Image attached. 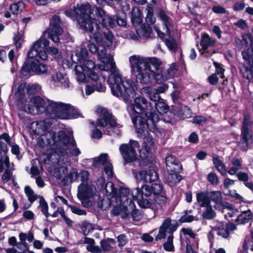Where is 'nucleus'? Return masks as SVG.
<instances>
[{"instance_id": "21", "label": "nucleus", "mask_w": 253, "mask_h": 253, "mask_svg": "<svg viewBox=\"0 0 253 253\" xmlns=\"http://www.w3.org/2000/svg\"><path fill=\"white\" fill-rule=\"evenodd\" d=\"M131 120L137 135L140 137L144 136L145 134L146 125L147 126V121H146L144 118L139 115L132 117Z\"/></svg>"}, {"instance_id": "48", "label": "nucleus", "mask_w": 253, "mask_h": 253, "mask_svg": "<svg viewBox=\"0 0 253 253\" xmlns=\"http://www.w3.org/2000/svg\"><path fill=\"white\" fill-rule=\"evenodd\" d=\"M78 177V172L76 169H73L71 173L64 178L63 182L64 184H67L69 182H71L76 180Z\"/></svg>"}, {"instance_id": "52", "label": "nucleus", "mask_w": 253, "mask_h": 253, "mask_svg": "<svg viewBox=\"0 0 253 253\" xmlns=\"http://www.w3.org/2000/svg\"><path fill=\"white\" fill-rule=\"evenodd\" d=\"M40 207L42 213L46 217H48L50 214L48 212V205L42 197H40Z\"/></svg>"}, {"instance_id": "33", "label": "nucleus", "mask_w": 253, "mask_h": 253, "mask_svg": "<svg viewBox=\"0 0 253 253\" xmlns=\"http://www.w3.org/2000/svg\"><path fill=\"white\" fill-rule=\"evenodd\" d=\"M253 217V214L250 210L243 211L238 216L236 221L239 224H244L248 222Z\"/></svg>"}, {"instance_id": "6", "label": "nucleus", "mask_w": 253, "mask_h": 253, "mask_svg": "<svg viewBox=\"0 0 253 253\" xmlns=\"http://www.w3.org/2000/svg\"><path fill=\"white\" fill-rule=\"evenodd\" d=\"M133 109L137 113L145 112L147 120V126L150 131L157 135H162L164 129L158 128L157 123L160 120L159 116L155 112L152 104L143 97H138L135 99Z\"/></svg>"}, {"instance_id": "45", "label": "nucleus", "mask_w": 253, "mask_h": 253, "mask_svg": "<svg viewBox=\"0 0 253 253\" xmlns=\"http://www.w3.org/2000/svg\"><path fill=\"white\" fill-rule=\"evenodd\" d=\"M147 15L145 20L148 24H153L155 22V18L153 16V9L150 5H148L146 9Z\"/></svg>"}, {"instance_id": "46", "label": "nucleus", "mask_w": 253, "mask_h": 253, "mask_svg": "<svg viewBox=\"0 0 253 253\" xmlns=\"http://www.w3.org/2000/svg\"><path fill=\"white\" fill-rule=\"evenodd\" d=\"M13 40L15 42V46L17 48H21L24 42V33L23 32H18L14 35Z\"/></svg>"}, {"instance_id": "5", "label": "nucleus", "mask_w": 253, "mask_h": 253, "mask_svg": "<svg viewBox=\"0 0 253 253\" xmlns=\"http://www.w3.org/2000/svg\"><path fill=\"white\" fill-rule=\"evenodd\" d=\"M129 62L131 72L135 75L137 81L145 84L151 82L150 72L152 71V66L156 70L159 69V63L155 58L133 55L129 57Z\"/></svg>"}, {"instance_id": "42", "label": "nucleus", "mask_w": 253, "mask_h": 253, "mask_svg": "<svg viewBox=\"0 0 253 253\" xmlns=\"http://www.w3.org/2000/svg\"><path fill=\"white\" fill-rule=\"evenodd\" d=\"M156 110L160 114L167 113L169 110V106L164 102L160 100L155 104Z\"/></svg>"}, {"instance_id": "4", "label": "nucleus", "mask_w": 253, "mask_h": 253, "mask_svg": "<svg viewBox=\"0 0 253 253\" xmlns=\"http://www.w3.org/2000/svg\"><path fill=\"white\" fill-rule=\"evenodd\" d=\"M105 191L108 199L114 206L112 213L114 215L121 214L123 218H126L130 214L135 221H139L142 218L141 214L136 210L134 203L128 197L129 191Z\"/></svg>"}, {"instance_id": "13", "label": "nucleus", "mask_w": 253, "mask_h": 253, "mask_svg": "<svg viewBox=\"0 0 253 253\" xmlns=\"http://www.w3.org/2000/svg\"><path fill=\"white\" fill-rule=\"evenodd\" d=\"M139 147L138 142L131 139L129 144H123L120 146V151L126 163L131 162L136 159V149H138Z\"/></svg>"}, {"instance_id": "57", "label": "nucleus", "mask_w": 253, "mask_h": 253, "mask_svg": "<svg viewBox=\"0 0 253 253\" xmlns=\"http://www.w3.org/2000/svg\"><path fill=\"white\" fill-rule=\"evenodd\" d=\"M89 191H78V197L82 201V203L84 206L85 203H87L88 200V193Z\"/></svg>"}, {"instance_id": "12", "label": "nucleus", "mask_w": 253, "mask_h": 253, "mask_svg": "<svg viewBox=\"0 0 253 253\" xmlns=\"http://www.w3.org/2000/svg\"><path fill=\"white\" fill-rule=\"evenodd\" d=\"M96 113L99 117L97 122L96 123L94 122L90 123L94 127H96L98 126L105 127L108 123L112 127L117 126L120 128L121 127V125L117 123L116 120L113 118L112 114H110L106 109L98 107L96 108Z\"/></svg>"}, {"instance_id": "58", "label": "nucleus", "mask_w": 253, "mask_h": 253, "mask_svg": "<svg viewBox=\"0 0 253 253\" xmlns=\"http://www.w3.org/2000/svg\"><path fill=\"white\" fill-rule=\"evenodd\" d=\"M212 11L217 14H228V11L225 8L221 5H214L212 7Z\"/></svg>"}, {"instance_id": "17", "label": "nucleus", "mask_w": 253, "mask_h": 253, "mask_svg": "<svg viewBox=\"0 0 253 253\" xmlns=\"http://www.w3.org/2000/svg\"><path fill=\"white\" fill-rule=\"evenodd\" d=\"M47 69L46 65L41 63L38 60H34L25 64L21 70V73L24 76L27 75L28 74L31 72L40 75L46 73Z\"/></svg>"}, {"instance_id": "64", "label": "nucleus", "mask_w": 253, "mask_h": 253, "mask_svg": "<svg viewBox=\"0 0 253 253\" xmlns=\"http://www.w3.org/2000/svg\"><path fill=\"white\" fill-rule=\"evenodd\" d=\"M234 25L242 30H245L248 27L247 21L243 19H240L238 20L234 23Z\"/></svg>"}, {"instance_id": "15", "label": "nucleus", "mask_w": 253, "mask_h": 253, "mask_svg": "<svg viewBox=\"0 0 253 253\" xmlns=\"http://www.w3.org/2000/svg\"><path fill=\"white\" fill-rule=\"evenodd\" d=\"M92 14L91 16L96 19L95 20L93 19V27L95 28V23H97L99 26L101 21V24L103 27L105 28H113L115 26V19H113L110 16L106 15L105 11L101 8L96 7L95 15L91 10Z\"/></svg>"}, {"instance_id": "54", "label": "nucleus", "mask_w": 253, "mask_h": 253, "mask_svg": "<svg viewBox=\"0 0 253 253\" xmlns=\"http://www.w3.org/2000/svg\"><path fill=\"white\" fill-rule=\"evenodd\" d=\"M152 32V29L149 26H143L141 27L139 30L140 36H142L144 37L148 38L150 37V35Z\"/></svg>"}, {"instance_id": "16", "label": "nucleus", "mask_w": 253, "mask_h": 253, "mask_svg": "<svg viewBox=\"0 0 253 253\" xmlns=\"http://www.w3.org/2000/svg\"><path fill=\"white\" fill-rule=\"evenodd\" d=\"M248 121V118L246 116L242 124L241 139L239 142L240 149L243 151H247L249 146L253 143V137L249 130Z\"/></svg>"}, {"instance_id": "30", "label": "nucleus", "mask_w": 253, "mask_h": 253, "mask_svg": "<svg viewBox=\"0 0 253 253\" xmlns=\"http://www.w3.org/2000/svg\"><path fill=\"white\" fill-rule=\"evenodd\" d=\"M89 173L87 171H83L81 173L82 183L79 186L78 190H93L95 187L90 186L87 181Z\"/></svg>"}, {"instance_id": "19", "label": "nucleus", "mask_w": 253, "mask_h": 253, "mask_svg": "<svg viewBox=\"0 0 253 253\" xmlns=\"http://www.w3.org/2000/svg\"><path fill=\"white\" fill-rule=\"evenodd\" d=\"M45 37L47 36H44L43 34L39 39L33 43L31 49L27 54L28 58H33L37 57L41 48H44L48 46L49 41L45 39Z\"/></svg>"}, {"instance_id": "28", "label": "nucleus", "mask_w": 253, "mask_h": 253, "mask_svg": "<svg viewBox=\"0 0 253 253\" xmlns=\"http://www.w3.org/2000/svg\"><path fill=\"white\" fill-rule=\"evenodd\" d=\"M213 232H216V235L225 238H227L229 235V231L227 226L222 222H219L218 225L211 229V232L210 236L213 234Z\"/></svg>"}, {"instance_id": "43", "label": "nucleus", "mask_w": 253, "mask_h": 253, "mask_svg": "<svg viewBox=\"0 0 253 253\" xmlns=\"http://www.w3.org/2000/svg\"><path fill=\"white\" fill-rule=\"evenodd\" d=\"M242 54L244 59L246 60L251 59L253 61V41L252 44H250L249 47L242 51Z\"/></svg>"}, {"instance_id": "35", "label": "nucleus", "mask_w": 253, "mask_h": 253, "mask_svg": "<svg viewBox=\"0 0 253 253\" xmlns=\"http://www.w3.org/2000/svg\"><path fill=\"white\" fill-rule=\"evenodd\" d=\"M161 226L171 235H172L177 228V226L175 224L171 223V220L169 218H167Z\"/></svg>"}, {"instance_id": "36", "label": "nucleus", "mask_w": 253, "mask_h": 253, "mask_svg": "<svg viewBox=\"0 0 253 253\" xmlns=\"http://www.w3.org/2000/svg\"><path fill=\"white\" fill-rule=\"evenodd\" d=\"M107 163H110L108 160V154L107 153L101 154L99 157L94 159L93 164L96 167H98L100 165L105 166Z\"/></svg>"}, {"instance_id": "27", "label": "nucleus", "mask_w": 253, "mask_h": 253, "mask_svg": "<svg viewBox=\"0 0 253 253\" xmlns=\"http://www.w3.org/2000/svg\"><path fill=\"white\" fill-rule=\"evenodd\" d=\"M51 124L50 119H46L43 120L39 121L36 123V132L39 134H43Z\"/></svg>"}, {"instance_id": "55", "label": "nucleus", "mask_w": 253, "mask_h": 253, "mask_svg": "<svg viewBox=\"0 0 253 253\" xmlns=\"http://www.w3.org/2000/svg\"><path fill=\"white\" fill-rule=\"evenodd\" d=\"M41 87L38 84H29L26 87L27 93L30 95L38 93Z\"/></svg>"}, {"instance_id": "23", "label": "nucleus", "mask_w": 253, "mask_h": 253, "mask_svg": "<svg viewBox=\"0 0 253 253\" xmlns=\"http://www.w3.org/2000/svg\"><path fill=\"white\" fill-rule=\"evenodd\" d=\"M211 195L212 196H216V199H215L214 197L212 198L213 200L215 201L216 203H219V204H221L224 210H226L227 211H229V212H228L227 214H225V217L226 218L227 217V215L229 217L233 216L234 209L233 208V206L228 203L222 201V197L220 192H219V191L212 192L211 193Z\"/></svg>"}, {"instance_id": "7", "label": "nucleus", "mask_w": 253, "mask_h": 253, "mask_svg": "<svg viewBox=\"0 0 253 253\" xmlns=\"http://www.w3.org/2000/svg\"><path fill=\"white\" fill-rule=\"evenodd\" d=\"M65 14L70 18L75 16L81 28L86 31H93L94 23L92 20L93 19L95 20L96 19L91 16L92 13L90 4H82L78 6L74 9L65 11Z\"/></svg>"}, {"instance_id": "61", "label": "nucleus", "mask_w": 253, "mask_h": 253, "mask_svg": "<svg viewBox=\"0 0 253 253\" xmlns=\"http://www.w3.org/2000/svg\"><path fill=\"white\" fill-rule=\"evenodd\" d=\"M213 65L216 69L215 74L219 75L221 78H224V69L222 67L221 64L217 62H213Z\"/></svg>"}, {"instance_id": "2", "label": "nucleus", "mask_w": 253, "mask_h": 253, "mask_svg": "<svg viewBox=\"0 0 253 253\" xmlns=\"http://www.w3.org/2000/svg\"><path fill=\"white\" fill-rule=\"evenodd\" d=\"M36 145L45 148L44 161L48 164L58 162L60 156H78L81 153L72 133L67 135L63 130L57 134L53 130L48 131L37 139Z\"/></svg>"}, {"instance_id": "26", "label": "nucleus", "mask_w": 253, "mask_h": 253, "mask_svg": "<svg viewBox=\"0 0 253 253\" xmlns=\"http://www.w3.org/2000/svg\"><path fill=\"white\" fill-rule=\"evenodd\" d=\"M141 92L143 94H146L149 99L154 102H157L161 99L159 94L156 92L154 88L151 86L143 87L141 89Z\"/></svg>"}, {"instance_id": "8", "label": "nucleus", "mask_w": 253, "mask_h": 253, "mask_svg": "<svg viewBox=\"0 0 253 253\" xmlns=\"http://www.w3.org/2000/svg\"><path fill=\"white\" fill-rule=\"evenodd\" d=\"M135 177L137 180H139V183H141V187L138 186L135 190H162L163 189L159 184L153 183L151 185L144 184V182H151L157 179L158 174L153 169L147 171H139L136 173Z\"/></svg>"}, {"instance_id": "11", "label": "nucleus", "mask_w": 253, "mask_h": 253, "mask_svg": "<svg viewBox=\"0 0 253 253\" xmlns=\"http://www.w3.org/2000/svg\"><path fill=\"white\" fill-rule=\"evenodd\" d=\"M60 23L59 17L56 15H53L50 20L49 27L43 33V36H47V38L55 43L59 42V36L63 32V29L60 26Z\"/></svg>"}, {"instance_id": "24", "label": "nucleus", "mask_w": 253, "mask_h": 253, "mask_svg": "<svg viewBox=\"0 0 253 253\" xmlns=\"http://www.w3.org/2000/svg\"><path fill=\"white\" fill-rule=\"evenodd\" d=\"M216 191H212L209 194L211 197V200L214 201L216 204H218V203H216L215 201L213 200L212 199L213 197H214L215 199H216V196H212L211 195V193L215 192ZM218 191L220 192V191ZM197 201L200 203L201 207H206L210 205V200L209 198V193H207V191H204L197 193Z\"/></svg>"}, {"instance_id": "20", "label": "nucleus", "mask_w": 253, "mask_h": 253, "mask_svg": "<svg viewBox=\"0 0 253 253\" xmlns=\"http://www.w3.org/2000/svg\"><path fill=\"white\" fill-rule=\"evenodd\" d=\"M158 17L163 21L164 28V32H162L156 26L154 27L155 30L157 32L158 36L162 38L165 34L169 35L170 32L169 27L171 25V22L170 18L165 13L164 11H161L158 15Z\"/></svg>"}, {"instance_id": "3", "label": "nucleus", "mask_w": 253, "mask_h": 253, "mask_svg": "<svg viewBox=\"0 0 253 253\" xmlns=\"http://www.w3.org/2000/svg\"><path fill=\"white\" fill-rule=\"evenodd\" d=\"M29 104L23 106L25 112L36 115L45 112L47 114L53 115V117L67 119L69 116L73 115L75 108L70 104L61 102L49 101L47 103L39 96H34L30 99Z\"/></svg>"}, {"instance_id": "60", "label": "nucleus", "mask_w": 253, "mask_h": 253, "mask_svg": "<svg viewBox=\"0 0 253 253\" xmlns=\"http://www.w3.org/2000/svg\"><path fill=\"white\" fill-rule=\"evenodd\" d=\"M224 194L231 197L233 200H237L238 201H242L243 197L239 194L236 193V191H225Z\"/></svg>"}, {"instance_id": "9", "label": "nucleus", "mask_w": 253, "mask_h": 253, "mask_svg": "<svg viewBox=\"0 0 253 253\" xmlns=\"http://www.w3.org/2000/svg\"><path fill=\"white\" fill-rule=\"evenodd\" d=\"M82 64L75 66L74 71L77 80L80 82H85L86 74L93 81L98 79V75L94 72L96 66L93 61L90 60H84Z\"/></svg>"}, {"instance_id": "34", "label": "nucleus", "mask_w": 253, "mask_h": 253, "mask_svg": "<svg viewBox=\"0 0 253 253\" xmlns=\"http://www.w3.org/2000/svg\"><path fill=\"white\" fill-rule=\"evenodd\" d=\"M155 141L151 136L147 137L143 143L142 148L140 151H145L147 154L150 152L151 150L154 147Z\"/></svg>"}, {"instance_id": "1", "label": "nucleus", "mask_w": 253, "mask_h": 253, "mask_svg": "<svg viewBox=\"0 0 253 253\" xmlns=\"http://www.w3.org/2000/svg\"><path fill=\"white\" fill-rule=\"evenodd\" d=\"M88 47L91 53L97 54L99 59L103 63L98 65L99 68L103 71L110 70L111 74L108 83L112 94L121 98L126 102H128L130 98L135 95L136 87L133 82L128 80H122L119 71L116 68L113 56L106 54V48L103 45L96 47L94 43L90 42L88 44Z\"/></svg>"}, {"instance_id": "50", "label": "nucleus", "mask_w": 253, "mask_h": 253, "mask_svg": "<svg viewBox=\"0 0 253 253\" xmlns=\"http://www.w3.org/2000/svg\"><path fill=\"white\" fill-rule=\"evenodd\" d=\"M243 248L247 251V252L253 253V231L252 232V238L250 239H246L243 245Z\"/></svg>"}, {"instance_id": "51", "label": "nucleus", "mask_w": 253, "mask_h": 253, "mask_svg": "<svg viewBox=\"0 0 253 253\" xmlns=\"http://www.w3.org/2000/svg\"><path fill=\"white\" fill-rule=\"evenodd\" d=\"M206 210L203 213V217L205 218L211 219L215 216V212L213 211L211 206L209 205L206 206Z\"/></svg>"}, {"instance_id": "38", "label": "nucleus", "mask_w": 253, "mask_h": 253, "mask_svg": "<svg viewBox=\"0 0 253 253\" xmlns=\"http://www.w3.org/2000/svg\"><path fill=\"white\" fill-rule=\"evenodd\" d=\"M68 169L66 167L55 168L51 171V174L56 178L59 179L67 173Z\"/></svg>"}, {"instance_id": "63", "label": "nucleus", "mask_w": 253, "mask_h": 253, "mask_svg": "<svg viewBox=\"0 0 253 253\" xmlns=\"http://www.w3.org/2000/svg\"><path fill=\"white\" fill-rule=\"evenodd\" d=\"M208 180L212 185H216L218 183V179L217 175L214 172L208 174Z\"/></svg>"}, {"instance_id": "25", "label": "nucleus", "mask_w": 253, "mask_h": 253, "mask_svg": "<svg viewBox=\"0 0 253 253\" xmlns=\"http://www.w3.org/2000/svg\"><path fill=\"white\" fill-rule=\"evenodd\" d=\"M52 80L54 84L57 86H61L64 88L70 86V82L68 78L61 73L57 72L53 75Z\"/></svg>"}, {"instance_id": "31", "label": "nucleus", "mask_w": 253, "mask_h": 253, "mask_svg": "<svg viewBox=\"0 0 253 253\" xmlns=\"http://www.w3.org/2000/svg\"><path fill=\"white\" fill-rule=\"evenodd\" d=\"M232 166L229 169L228 172L230 175H233L236 174L239 170L242 169L241 161L237 158H234L231 160Z\"/></svg>"}, {"instance_id": "47", "label": "nucleus", "mask_w": 253, "mask_h": 253, "mask_svg": "<svg viewBox=\"0 0 253 253\" xmlns=\"http://www.w3.org/2000/svg\"><path fill=\"white\" fill-rule=\"evenodd\" d=\"M115 241L112 239H108L106 240H102L100 242L101 248L104 251H109L111 250L112 246L115 244Z\"/></svg>"}, {"instance_id": "41", "label": "nucleus", "mask_w": 253, "mask_h": 253, "mask_svg": "<svg viewBox=\"0 0 253 253\" xmlns=\"http://www.w3.org/2000/svg\"><path fill=\"white\" fill-rule=\"evenodd\" d=\"M131 21L133 24H140L142 22L141 12L137 7H134L132 10Z\"/></svg>"}, {"instance_id": "32", "label": "nucleus", "mask_w": 253, "mask_h": 253, "mask_svg": "<svg viewBox=\"0 0 253 253\" xmlns=\"http://www.w3.org/2000/svg\"><path fill=\"white\" fill-rule=\"evenodd\" d=\"M212 162L218 171L220 173L221 175L225 176L227 173V171L224 163L216 157H213L212 158Z\"/></svg>"}, {"instance_id": "10", "label": "nucleus", "mask_w": 253, "mask_h": 253, "mask_svg": "<svg viewBox=\"0 0 253 253\" xmlns=\"http://www.w3.org/2000/svg\"><path fill=\"white\" fill-rule=\"evenodd\" d=\"M166 164L167 171L172 172V173H169L168 176V181L169 185L170 187H172L181 180V176L178 175L177 173L181 171L182 166L179 162L172 156L166 157Z\"/></svg>"}, {"instance_id": "29", "label": "nucleus", "mask_w": 253, "mask_h": 253, "mask_svg": "<svg viewBox=\"0 0 253 253\" xmlns=\"http://www.w3.org/2000/svg\"><path fill=\"white\" fill-rule=\"evenodd\" d=\"M215 42V40L210 37L208 34H204L202 36L200 44L204 51H205L209 47L213 46Z\"/></svg>"}, {"instance_id": "53", "label": "nucleus", "mask_w": 253, "mask_h": 253, "mask_svg": "<svg viewBox=\"0 0 253 253\" xmlns=\"http://www.w3.org/2000/svg\"><path fill=\"white\" fill-rule=\"evenodd\" d=\"M173 239V236L172 235H170L168 237L167 242L164 244V248L166 251L168 252H172L174 251Z\"/></svg>"}, {"instance_id": "39", "label": "nucleus", "mask_w": 253, "mask_h": 253, "mask_svg": "<svg viewBox=\"0 0 253 253\" xmlns=\"http://www.w3.org/2000/svg\"><path fill=\"white\" fill-rule=\"evenodd\" d=\"M153 197L155 201L158 204L165 203L167 200L164 191H154L153 193Z\"/></svg>"}, {"instance_id": "14", "label": "nucleus", "mask_w": 253, "mask_h": 253, "mask_svg": "<svg viewBox=\"0 0 253 253\" xmlns=\"http://www.w3.org/2000/svg\"><path fill=\"white\" fill-rule=\"evenodd\" d=\"M94 36L95 41H96L98 45H103L105 47V45L106 46L109 47L112 45L114 41L115 40L114 36L110 31L106 30V31H103V35L104 39L100 35V29H99V25L95 23V28L93 27V31H89Z\"/></svg>"}, {"instance_id": "62", "label": "nucleus", "mask_w": 253, "mask_h": 253, "mask_svg": "<svg viewBox=\"0 0 253 253\" xmlns=\"http://www.w3.org/2000/svg\"><path fill=\"white\" fill-rule=\"evenodd\" d=\"M192 122L194 124L202 125L206 123L207 119L202 116H197L193 118Z\"/></svg>"}, {"instance_id": "22", "label": "nucleus", "mask_w": 253, "mask_h": 253, "mask_svg": "<svg viewBox=\"0 0 253 253\" xmlns=\"http://www.w3.org/2000/svg\"><path fill=\"white\" fill-rule=\"evenodd\" d=\"M172 112L174 115L182 119L190 118L192 115L191 110L182 104H176L173 106Z\"/></svg>"}, {"instance_id": "37", "label": "nucleus", "mask_w": 253, "mask_h": 253, "mask_svg": "<svg viewBox=\"0 0 253 253\" xmlns=\"http://www.w3.org/2000/svg\"><path fill=\"white\" fill-rule=\"evenodd\" d=\"M25 7V3L23 1L14 3L10 5L9 10L14 15H17L22 11Z\"/></svg>"}, {"instance_id": "40", "label": "nucleus", "mask_w": 253, "mask_h": 253, "mask_svg": "<svg viewBox=\"0 0 253 253\" xmlns=\"http://www.w3.org/2000/svg\"><path fill=\"white\" fill-rule=\"evenodd\" d=\"M161 69L160 68V64H159V69L156 70L155 68L152 66V71L150 72V78L153 77L157 83H161L164 81L163 75L161 73Z\"/></svg>"}, {"instance_id": "56", "label": "nucleus", "mask_w": 253, "mask_h": 253, "mask_svg": "<svg viewBox=\"0 0 253 253\" xmlns=\"http://www.w3.org/2000/svg\"><path fill=\"white\" fill-rule=\"evenodd\" d=\"M244 78H246L249 82H253V62L252 65L250 67H246L245 72L243 74Z\"/></svg>"}, {"instance_id": "18", "label": "nucleus", "mask_w": 253, "mask_h": 253, "mask_svg": "<svg viewBox=\"0 0 253 253\" xmlns=\"http://www.w3.org/2000/svg\"><path fill=\"white\" fill-rule=\"evenodd\" d=\"M151 194L152 191H132L131 193L133 200H136L140 207L154 209V204L147 198Z\"/></svg>"}, {"instance_id": "49", "label": "nucleus", "mask_w": 253, "mask_h": 253, "mask_svg": "<svg viewBox=\"0 0 253 253\" xmlns=\"http://www.w3.org/2000/svg\"><path fill=\"white\" fill-rule=\"evenodd\" d=\"M165 43L170 50L175 51L178 48V45L175 40L173 38L165 39Z\"/></svg>"}, {"instance_id": "44", "label": "nucleus", "mask_w": 253, "mask_h": 253, "mask_svg": "<svg viewBox=\"0 0 253 253\" xmlns=\"http://www.w3.org/2000/svg\"><path fill=\"white\" fill-rule=\"evenodd\" d=\"M242 41L244 50H246L249 46V44H252L253 42V37L251 34L247 33L242 36Z\"/></svg>"}, {"instance_id": "59", "label": "nucleus", "mask_w": 253, "mask_h": 253, "mask_svg": "<svg viewBox=\"0 0 253 253\" xmlns=\"http://www.w3.org/2000/svg\"><path fill=\"white\" fill-rule=\"evenodd\" d=\"M0 161L4 163L5 165L7 168V169L10 171L14 170V165L13 164H10L9 162V158L7 155H3L1 156Z\"/></svg>"}]
</instances>
